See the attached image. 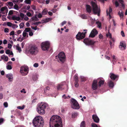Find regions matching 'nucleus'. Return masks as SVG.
<instances>
[{
    "instance_id": "obj_1",
    "label": "nucleus",
    "mask_w": 127,
    "mask_h": 127,
    "mask_svg": "<svg viewBox=\"0 0 127 127\" xmlns=\"http://www.w3.org/2000/svg\"><path fill=\"white\" fill-rule=\"evenodd\" d=\"M50 127H63L61 117L58 115L53 116L50 118Z\"/></svg>"
},
{
    "instance_id": "obj_2",
    "label": "nucleus",
    "mask_w": 127,
    "mask_h": 127,
    "mask_svg": "<svg viewBox=\"0 0 127 127\" xmlns=\"http://www.w3.org/2000/svg\"><path fill=\"white\" fill-rule=\"evenodd\" d=\"M32 123L35 127H43L44 125V119L40 116H37L33 119Z\"/></svg>"
},
{
    "instance_id": "obj_3",
    "label": "nucleus",
    "mask_w": 127,
    "mask_h": 127,
    "mask_svg": "<svg viewBox=\"0 0 127 127\" xmlns=\"http://www.w3.org/2000/svg\"><path fill=\"white\" fill-rule=\"evenodd\" d=\"M47 104L44 102L39 103L37 106L36 110L39 114L42 115L45 114V109Z\"/></svg>"
},
{
    "instance_id": "obj_4",
    "label": "nucleus",
    "mask_w": 127,
    "mask_h": 127,
    "mask_svg": "<svg viewBox=\"0 0 127 127\" xmlns=\"http://www.w3.org/2000/svg\"><path fill=\"white\" fill-rule=\"evenodd\" d=\"M39 51L38 48L35 45H33L30 47L29 50H27L26 53L28 55V54L32 55H35L38 54Z\"/></svg>"
},
{
    "instance_id": "obj_5",
    "label": "nucleus",
    "mask_w": 127,
    "mask_h": 127,
    "mask_svg": "<svg viewBox=\"0 0 127 127\" xmlns=\"http://www.w3.org/2000/svg\"><path fill=\"white\" fill-rule=\"evenodd\" d=\"M91 4L92 7V11L95 14H97V15L99 16L100 12L99 8L98 6L96 3L93 2V1L91 2Z\"/></svg>"
},
{
    "instance_id": "obj_6",
    "label": "nucleus",
    "mask_w": 127,
    "mask_h": 127,
    "mask_svg": "<svg viewBox=\"0 0 127 127\" xmlns=\"http://www.w3.org/2000/svg\"><path fill=\"white\" fill-rule=\"evenodd\" d=\"M65 56L64 53L63 52L60 53L58 56H56V59L58 61L63 63L65 61Z\"/></svg>"
},
{
    "instance_id": "obj_7",
    "label": "nucleus",
    "mask_w": 127,
    "mask_h": 127,
    "mask_svg": "<svg viewBox=\"0 0 127 127\" xmlns=\"http://www.w3.org/2000/svg\"><path fill=\"white\" fill-rule=\"evenodd\" d=\"M28 66H23L21 67L20 72L22 75L25 76L28 73Z\"/></svg>"
},
{
    "instance_id": "obj_8",
    "label": "nucleus",
    "mask_w": 127,
    "mask_h": 127,
    "mask_svg": "<svg viewBox=\"0 0 127 127\" xmlns=\"http://www.w3.org/2000/svg\"><path fill=\"white\" fill-rule=\"evenodd\" d=\"M50 42L49 41H46L42 42L41 45L42 50L44 51H48L49 47Z\"/></svg>"
},
{
    "instance_id": "obj_9",
    "label": "nucleus",
    "mask_w": 127,
    "mask_h": 127,
    "mask_svg": "<svg viewBox=\"0 0 127 127\" xmlns=\"http://www.w3.org/2000/svg\"><path fill=\"white\" fill-rule=\"evenodd\" d=\"M72 102L71 107L73 109H79L80 108L79 105L77 101L74 99L71 100Z\"/></svg>"
},
{
    "instance_id": "obj_10",
    "label": "nucleus",
    "mask_w": 127,
    "mask_h": 127,
    "mask_svg": "<svg viewBox=\"0 0 127 127\" xmlns=\"http://www.w3.org/2000/svg\"><path fill=\"white\" fill-rule=\"evenodd\" d=\"M84 31H86V32L84 33H81L80 32H79L78 34L76 35V38L78 40H80L84 38L85 36V34L86 33L87 30L86 29L84 30Z\"/></svg>"
},
{
    "instance_id": "obj_11",
    "label": "nucleus",
    "mask_w": 127,
    "mask_h": 127,
    "mask_svg": "<svg viewBox=\"0 0 127 127\" xmlns=\"http://www.w3.org/2000/svg\"><path fill=\"white\" fill-rule=\"evenodd\" d=\"M84 43L87 45H93L95 42L93 40L89 39L88 38L85 39L84 40Z\"/></svg>"
},
{
    "instance_id": "obj_12",
    "label": "nucleus",
    "mask_w": 127,
    "mask_h": 127,
    "mask_svg": "<svg viewBox=\"0 0 127 127\" xmlns=\"http://www.w3.org/2000/svg\"><path fill=\"white\" fill-rule=\"evenodd\" d=\"M97 82V80H95L93 81L92 85V88L93 90H95L97 89L98 86Z\"/></svg>"
},
{
    "instance_id": "obj_13",
    "label": "nucleus",
    "mask_w": 127,
    "mask_h": 127,
    "mask_svg": "<svg viewBox=\"0 0 127 127\" xmlns=\"http://www.w3.org/2000/svg\"><path fill=\"white\" fill-rule=\"evenodd\" d=\"M119 48L121 50H124L126 48V46L125 42L122 41L120 42Z\"/></svg>"
},
{
    "instance_id": "obj_14",
    "label": "nucleus",
    "mask_w": 127,
    "mask_h": 127,
    "mask_svg": "<svg viewBox=\"0 0 127 127\" xmlns=\"http://www.w3.org/2000/svg\"><path fill=\"white\" fill-rule=\"evenodd\" d=\"M6 77L8 78V81L12 82L13 81V77L12 74L11 73H8L6 75Z\"/></svg>"
},
{
    "instance_id": "obj_15",
    "label": "nucleus",
    "mask_w": 127,
    "mask_h": 127,
    "mask_svg": "<svg viewBox=\"0 0 127 127\" xmlns=\"http://www.w3.org/2000/svg\"><path fill=\"white\" fill-rule=\"evenodd\" d=\"M97 33L98 32L95 29H94L91 32L89 37H94Z\"/></svg>"
},
{
    "instance_id": "obj_16",
    "label": "nucleus",
    "mask_w": 127,
    "mask_h": 127,
    "mask_svg": "<svg viewBox=\"0 0 127 127\" xmlns=\"http://www.w3.org/2000/svg\"><path fill=\"white\" fill-rule=\"evenodd\" d=\"M1 12L3 14H6L8 12V9L6 6H5L1 8L0 10Z\"/></svg>"
},
{
    "instance_id": "obj_17",
    "label": "nucleus",
    "mask_w": 127,
    "mask_h": 127,
    "mask_svg": "<svg viewBox=\"0 0 127 127\" xmlns=\"http://www.w3.org/2000/svg\"><path fill=\"white\" fill-rule=\"evenodd\" d=\"M92 118L94 121L95 122L98 123L99 122V119L96 115H93L92 116Z\"/></svg>"
},
{
    "instance_id": "obj_18",
    "label": "nucleus",
    "mask_w": 127,
    "mask_h": 127,
    "mask_svg": "<svg viewBox=\"0 0 127 127\" xmlns=\"http://www.w3.org/2000/svg\"><path fill=\"white\" fill-rule=\"evenodd\" d=\"M112 8L110 7L108 10H107V15H108L109 16V18L111 19L112 18L111 14L112 13Z\"/></svg>"
},
{
    "instance_id": "obj_19",
    "label": "nucleus",
    "mask_w": 127,
    "mask_h": 127,
    "mask_svg": "<svg viewBox=\"0 0 127 127\" xmlns=\"http://www.w3.org/2000/svg\"><path fill=\"white\" fill-rule=\"evenodd\" d=\"M110 76L111 78L113 80H115L116 78L118 77V75H115L113 73L110 74Z\"/></svg>"
},
{
    "instance_id": "obj_20",
    "label": "nucleus",
    "mask_w": 127,
    "mask_h": 127,
    "mask_svg": "<svg viewBox=\"0 0 127 127\" xmlns=\"http://www.w3.org/2000/svg\"><path fill=\"white\" fill-rule=\"evenodd\" d=\"M108 84L109 87L111 88H113L114 86V83L111 80H109Z\"/></svg>"
},
{
    "instance_id": "obj_21",
    "label": "nucleus",
    "mask_w": 127,
    "mask_h": 127,
    "mask_svg": "<svg viewBox=\"0 0 127 127\" xmlns=\"http://www.w3.org/2000/svg\"><path fill=\"white\" fill-rule=\"evenodd\" d=\"M23 37L22 39H24L27 38L28 37V33L23 31L22 33Z\"/></svg>"
},
{
    "instance_id": "obj_22",
    "label": "nucleus",
    "mask_w": 127,
    "mask_h": 127,
    "mask_svg": "<svg viewBox=\"0 0 127 127\" xmlns=\"http://www.w3.org/2000/svg\"><path fill=\"white\" fill-rule=\"evenodd\" d=\"M1 59L3 60L4 61L7 62L8 60V57L5 55H2L1 57Z\"/></svg>"
},
{
    "instance_id": "obj_23",
    "label": "nucleus",
    "mask_w": 127,
    "mask_h": 127,
    "mask_svg": "<svg viewBox=\"0 0 127 127\" xmlns=\"http://www.w3.org/2000/svg\"><path fill=\"white\" fill-rule=\"evenodd\" d=\"M38 75L36 74H34L32 76V79L33 81H36L38 79Z\"/></svg>"
},
{
    "instance_id": "obj_24",
    "label": "nucleus",
    "mask_w": 127,
    "mask_h": 127,
    "mask_svg": "<svg viewBox=\"0 0 127 127\" xmlns=\"http://www.w3.org/2000/svg\"><path fill=\"white\" fill-rule=\"evenodd\" d=\"M12 19L13 20H16L17 21H19L20 20V18L18 16L16 15H14L12 17Z\"/></svg>"
},
{
    "instance_id": "obj_25",
    "label": "nucleus",
    "mask_w": 127,
    "mask_h": 127,
    "mask_svg": "<svg viewBox=\"0 0 127 127\" xmlns=\"http://www.w3.org/2000/svg\"><path fill=\"white\" fill-rule=\"evenodd\" d=\"M86 10L88 12L90 13L91 11V7L89 5H87L86 6Z\"/></svg>"
},
{
    "instance_id": "obj_26",
    "label": "nucleus",
    "mask_w": 127,
    "mask_h": 127,
    "mask_svg": "<svg viewBox=\"0 0 127 127\" xmlns=\"http://www.w3.org/2000/svg\"><path fill=\"white\" fill-rule=\"evenodd\" d=\"M112 58L113 59L112 62H113V64L114 65V63L116 62L118 60V58L116 57L114 55H113L112 56Z\"/></svg>"
},
{
    "instance_id": "obj_27",
    "label": "nucleus",
    "mask_w": 127,
    "mask_h": 127,
    "mask_svg": "<svg viewBox=\"0 0 127 127\" xmlns=\"http://www.w3.org/2000/svg\"><path fill=\"white\" fill-rule=\"evenodd\" d=\"M63 85V83H61L60 84H58L57 85V89L58 90H62L63 89L61 88V87Z\"/></svg>"
},
{
    "instance_id": "obj_28",
    "label": "nucleus",
    "mask_w": 127,
    "mask_h": 127,
    "mask_svg": "<svg viewBox=\"0 0 127 127\" xmlns=\"http://www.w3.org/2000/svg\"><path fill=\"white\" fill-rule=\"evenodd\" d=\"M16 49L18 51L19 53H21V52L22 50L19 44H18L16 45Z\"/></svg>"
},
{
    "instance_id": "obj_29",
    "label": "nucleus",
    "mask_w": 127,
    "mask_h": 127,
    "mask_svg": "<svg viewBox=\"0 0 127 127\" xmlns=\"http://www.w3.org/2000/svg\"><path fill=\"white\" fill-rule=\"evenodd\" d=\"M118 14L119 15L121 18L123 17L124 15V13L122 11H119L118 13Z\"/></svg>"
},
{
    "instance_id": "obj_30",
    "label": "nucleus",
    "mask_w": 127,
    "mask_h": 127,
    "mask_svg": "<svg viewBox=\"0 0 127 127\" xmlns=\"http://www.w3.org/2000/svg\"><path fill=\"white\" fill-rule=\"evenodd\" d=\"M104 80H101L98 82L99 86V87H101L104 84Z\"/></svg>"
},
{
    "instance_id": "obj_31",
    "label": "nucleus",
    "mask_w": 127,
    "mask_h": 127,
    "mask_svg": "<svg viewBox=\"0 0 127 127\" xmlns=\"http://www.w3.org/2000/svg\"><path fill=\"white\" fill-rule=\"evenodd\" d=\"M78 115V114L77 112H74L72 114V116L73 118H74L76 117Z\"/></svg>"
},
{
    "instance_id": "obj_32",
    "label": "nucleus",
    "mask_w": 127,
    "mask_h": 127,
    "mask_svg": "<svg viewBox=\"0 0 127 127\" xmlns=\"http://www.w3.org/2000/svg\"><path fill=\"white\" fill-rule=\"evenodd\" d=\"M31 29L30 28H26L23 31L26 33L29 32L31 30Z\"/></svg>"
},
{
    "instance_id": "obj_33",
    "label": "nucleus",
    "mask_w": 127,
    "mask_h": 127,
    "mask_svg": "<svg viewBox=\"0 0 127 127\" xmlns=\"http://www.w3.org/2000/svg\"><path fill=\"white\" fill-rule=\"evenodd\" d=\"M23 8L27 10H29L30 8V6L29 5H26L24 6Z\"/></svg>"
},
{
    "instance_id": "obj_34",
    "label": "nucleus",
    "mask_w": 127,
    "mask_h": 127,
    "mask_svg": "<svg viewBox=\"0 0 127 127\" xmlns=\"http://www.w3.org/2000/svg\"><path fill=\"white\" fill-rule=\"evenodd\" d=\"M31 19L32 20L34 21H37L38 20L36 15L32 17Z\"/></svg>"
},
{
    "instance_id": "obj_35",
    "label": "nucleus",
    "mask_w": 127,
    "mask_h": 127,
    "mask_svg": "<svg viewBox=\"0 0 127 127\" xmlns=\"http://www.w3.org/2000/svg\"><path fill=\"white\" fill-rule=\"evenodd\" d=\"M119 2L122 4V7H123L124 9L125 5L124 4L123 0H119Z\"/></svg>"
},
{
    "instance_id": "obj_36",
    "label": "nucleus",
    "mask_w": 127,
    "mask_h": 127,
    "mask_svg": "<svg viewBox=\"0 0 127 127\" xmlns=\"http://www.w3.org/2000/svg\"><path fill=\"white\" fill-rule=\"evenodd\" d=\"M48 12L47 10L46 9H45L42 11V14L43 15H45L47 14Z\"/></svg>"
},
{
    "instance_id": "obj_37",
    "label": "nucleus",
    "mask_w": 127,
    "mask_h": 127,
    "mask_svg": "<svg viewBox=\"0 0 127 127\" xmlns=\"http://www.w3.org/2000/svg\"><path fill=\"white\" fill-rule=\"evenodd\" d=\"M25 15L22 13H20V16L22 20H23L24 17L25 16Z\"/></svg>"
},
{
    "instance_id": "obj_38",
    "label": "nucleus",
    "mask_w": 127,
    "mask_h": 127,
    "mask_svg": "<svg viewBox=\"0 0 127 127\" xmlns=\"http://www.w3.org/2000/svg\"><path fill=\"white\" fill-rule=\"evenodd\" d=\"M51 20V19L50 18H48L45 19L44 20V22L47 23L48 22Z\"/></svg>"
},
{
    "instance_id": "obj_39",
    "label": "nucleus",
    "mask_w": 127,
    "mask_h": 127,
    "mask_svg": "<svg viewBox=\"0 0 127 127\" xmlns=\"http://www.w3.org/2000/svg\"><path fill=\"white\" fill-rule=\"evenodd\" d=\"M6 68L7 70H11L12 69V67L10 65L7 64Z\"/></svg>"
},
{
    "instance_id": "obj_40",
    "label": "nucleus",
    "mask_w": 127,
    "mask_h": 127,
    "mask_svg": "<svg viewBox=\"0 0 127 127\" xmlns=\"http://www.w3.org/2000/svg\"><path fill=\"white\" fill-rule=\"evenodd\" d=\"M80 127H85V122L83 121L81 123Z\"/></svg>"
},
{
    "instance_id": "obj_41",
    "label": "nucleus",
    "mask_w": 127,
    "mask_h": 127,
    "mask_svg": "<svg viewBox=\"0 0 127 127\" xmlns=\"http://www.w3.org/2000/svg\"><path fill=\"white\" fill-rule=\"evenodd\" d=\"M7 3H8L7 5L8 6H10L11 7H12L13 5V3L12 2H8Z\"/></svg>"
},
{
    "instance_id": "obj_42",
    "label": "nucleus",
    "mask_w": 127,
    "mask_h": 127,
    "mask_svg": "<svg viewBox=\"0 0 127 127\" xmlns=\"http://www.w3.org/2000/svg\"><path fill=\"white\" fill-rule=\"evenodd\" d=\"M18 27V26L17 25L12 24L11 27L13 29H15L17 28Z\"/></svg>"
},
{
    "instance_id": "obj_43",
    "label": "nucleus",
    "mask_w": 127,
    "mask_h": 127,
    "mask_svg": "<svg viewBox=\"0 0 127 127\" xmlns=\"http://www.w3.org/2000/svg\"><path fill=\"white\" fill-rule=\"evenodd\" d=\"M62 97L63 99H65L70 98V97L69 95H68L67 96H66L64 94L63 95Z\"/></svg>"
},
{
    "instance_id": "obj_44",
    "label": "nucleus",
    "mask_w": 127,
    "mask_h": 127,
    "mask_svg": "<svg viewBox=\"0 0 127 127\" xmlns=\"http://www.w3.org/2000/svg\"><path fill=\"white\" fill-rule=\"evenodd\" d=\"M29 35L30 36H32L33 35V31L32 30L29 32Z\"/></svg>"
},
{
    "instance_id": "obj_45",
    "label": "nucleus",
    "mask_w": 127,
    "mask_h": 127,
    "mask_svg": "<svg viewBox=\"0 0 127 127\" xmlns=\"http://www.w3.org/2000/svg\"><path fill=\"white\" fill-rule=\"evenodd\" d=\"M91 126L92 127H100L99 126H97L96 124L94 123H92Z\"/></svg>"
},
{
    "instance_id": "obj_46",
    "label": "nucleus",
    "mask_w": 127,
    "mask_h": 127,
    "mask_svg": "<svg viewBox=\"0 0 127 127\" xmlns=\"http://www.w3.org/2000/svg\"><path fill=\"white\" fill-rule=\"evenodd\" d=\"M89 18L90 20L92 22V24H93L95 22V19H93L91 17H90Z\"/></svg>"
},
{
    "instance_id": "obj_47",
    "label": "nucleus",
    "mask_w": 127,
    "mask_h": 127,
    "mask_svg": "<svg viewBox=\"0 0 127 127\" xmlns=\"http://www.w3.org/2000/svg\"><path fill=\"white\" fill-rule=\"evenodd\" d=\"M25 107V106L24 105L23 106H18L17 107V108L18 109L22 110Z\"/></svg>"
},
{
    "instance_id": "obj_48",
    "label": "nucleus",
    "mask_w": 127,
    "mask_h": 127,
    "mask_svg": "<svg viewBox=\"0 0 127 127\" xmlns=\"http://www.w3.org/2000/svg\"><path fill=\"white\" fill-rule=\"evenodd\" d=\"M26 15L29 17H31L32 16V14L29 12H27L26 13Z\"/></svg>"
},
{
    "instance_id": "obj_49",
    "label": "nucleus",
    "mask_w": 127,
    "mask_h": 127,
    "mask_svg": "<svg viewBox=\"0 0 127 127\" xmlns=\"http://www.w3.org/2000/svg\"><path fill=\"white\" fill-rule=\"evenodd\" d=\"M25 2L27 4H30L31 3V0H26Z\"/></svg>"
},
{
    "instance_id": "obj_50",
    "label": "nucleus",
    "mask_w": 127,
    "mask_h": 127,
    "mask_svg": "<svg viewBox=\"0 0 127 127\" xmlns=\"http://www.w3.org/2000/svg\"><path fill=\"white\" fill-rule=\"evenodd\" d=\"M14 8L17 10H18L19 9V7L18 5L17 4H15L14 6Z\"/></svg>"
},
{
    "instance_id": "obj_51",
    "label": "nucleus",
    "mask_w": 127,
    "mask_h": 127,
    "mask_svg": "<svg viewBox=\"0 0 127 127\" xmlns=\"http://www.w3.org/2000/svg\"><path fill=\"white\" fill-rule=\"evenodd\" d=\"M24 26V23H21L19 25V26L20 29L23 28Z\"/></svg>"
},
{
    "instance_id": "obj_52",
    "label": "nucleus",
    "mask_w": 127,
    "mask_h": 127,
    "mask_svg": "<svg viewBox=\"0 0 127 127\" xmlns=\"http://www.w3.org/2000/svg\"><path fill=\"white\" fill-rule=\"evenodd\" d=\"M96 24H97L98 27L99 28H100L101 27V23L98 22H96Z\"/></svg>"
},
{
    "instance_id": "obj_53",
    "label": "nucleus",
    "mask_w": 127,
    "mask_h": 127,
    "mask_svg": "<svg viewBox=\"0 0 127 127\" xmlns=\"http://www.w3.org/2000/svg\"><path fill=\"white\" fill-rule=\"evenodd\" d=\"M74 77V79L75 81H76V82H78V77L77 76V75H75Z\"/></svg>"
},
{
    "instance_id": "obj_54",
    "label": "nucleus",
    "mask_w": 127,
    "mask_h": 127,
    "mask_svg": "<svg viewBox=\"0 0 127 127\" xmlns=\"http://www.w3.org/2000/svg\"><path fill=\"white\" fill-rule=\"evenodd\" d=\"M23 19H24L25 21H27L29 20V18L28 16L25 15Z\"/></svg>"
},
{
    "instance_id": "obj_55",
    "label": "nucleus",
    "mask_w": 127,
    "mask_h": 127,
    "mask_svg": "<svg viewBox=\"0 0 127 127\" xmlns=\"http://www.w3.org/2000/svg\"><path fill=\"white\" fill-rule=\"evenodd\" d=\"M106 36L107 37H108L110 38H111L112 37L111 34L109 32H108V33L106 34Z\"/></svg>"
},
{
    "instance_id": "obj_56",
    "label": "nucleus",
    "mask_w": 127,
    "mask_h": 127,
    "mask_svg": "<svg viewBox=\"0 0 127 127\" xmlns=\"http://www.w3.org/2000/svg\"><path fill=\"white\" fill-rule=\"evenodd\" d=\"M31 28L32 29L34 30H38L39 29L38 28H37V26H35L34 27H33L32 26H31Z\"/></svg>"
},
{
    "instance_id": "obj_57",
    "label": "nucleus",
    "mask_w": 127,
    "mask_h": 127,
    "mask_svg": "<svg viewBox=\"0 0 127 127\" xmlns=\"http://www.w3.org/2000/svg\"><path fill=\"white\" fill-rule=\"evenodd\" d=\"M80 78L82 81H84L85 80V78L83 76H81Z\"/></svg>"
},
{
    "instance_id": "obj_58",
    "label": "nucleus",
    "mask_w": 127,
    "mask_h": 127,
    "mask_svg": "<svg viewBox=\"0 0 127 127\" xmlns=\"http://www.w3.org/2000/svg\"><path fill=\"white\" fill-rule=\"evenodd\" d=\"M12 24L10 22H8L7 24V26L11 27Z\"/></svg>"
},
{
    "instance_id": "obj_59",
    "label": "nucleus",
    "mask_w": 127,
    "mask_h": 127,
    "mask_svg": "<svg viewBox=\"0 0 127 127\" xmlns=\"http://www.w3.org/2000/svg\"><path fill=\"white\" fill-rule=\"evenodd\" d=\"M3 105L5 107H7L8 106V104L7 102H4L3 103Z\"/></svg>"
},
{
    "instance_id": "obj_60",
    "label": "nucleus",
    "mask_w": 127,
    "mask_h": 127,
    "mask_svg": "<svg viewBox=\"0 0 127 127\" xmlns=\"http://www.w3.org/2000/svg\"><path fill=\"white\" fill-rule=\"evenodd\" d=\"M75 86L76 88H77L79 86V84L78 83V82L76 81L75 83Z\"/></svg>"
},
{
    "instance_id": "obj_61",
    "label": "nucleus",
    "mask_w": 127,
    "mask_h": 127,
    "mask_svg": "<svg viewBox=\"0 0 127 127\" xmlns=\"http://www.w3.org/2000/svg\"><path fill=\"white\" fill-rule=\"evenodd\" d=\"M33 66L35 67H37L38 66V63H35L33 64Z\"/></svg>"
},
{
    "instance_id": "obj_62",
    "label": "nucleus",
    "mask_w": 127,
    "mask_h": 127,
    "mask_svg": "<svg viewBox=\"0 0 127 127\" xmlns=\"http://www.w3.org/2000/svg\"><path fill=\"white\" fill-rule=\"evenodd\" d=\"M115 6L116 7H117L119 5V3L117 1H115Z\"/></svg>"
},
{
    "instance_id": "obj_63",
    "label": "nucleus",
    "mask_w": 127,
    "mask_h": 127,
    "mask_svg": "<svg viewBox=\"0 0 127 127\" xmlns=\"http://www.w3.org/2000/svg\"><path fill=\"white\" fill-rule=\"evenodd\" d=\"M10 52V51L9 50H7L5 51V53L7 54H9Z\"/></svg>"
},
{
    "instance_id": "obj_64",
    "label": "nucleus",
    "mask_w": 127,
    "mask_h": 127,
    "mask_svg": "<svg viewBox=\"0 0 127 127\" xmlns=\"http://www.w3.org/2000/svg\"><path fill=\"white\" fill-rule=\"evenodd\" d=\"M105 57L106 59L108 60H109L110 59V57L108 56L107 55H105Z\"/></svg>"
}]
</instances>
